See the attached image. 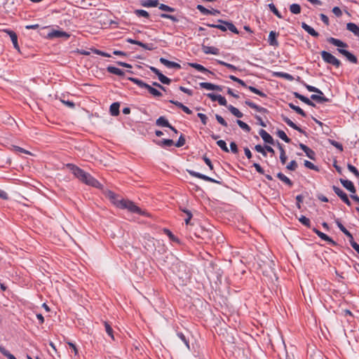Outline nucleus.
I'll use <instances>...</instances> for the list:
<instances>
[{
    "label": "nucleus",
    "instance_id": "1",
    "mask_svg": "<svg viewBox=\"0 0 359 359\" xmlns=\"http://www.w3.org/2000/svg\"><path fill=\"white\" fill-rule=\"evenodd\" d=\"M67 167L81 182L93 187L101 188V184L88 172H85L83 170L72 163L67 164Z\"/></svg>",
    "mask_w": 359,
    "mask_h": 359
},
{
    "label": "nucleus",
    "instance_id": "2",
    "mask_svg": "<svg viewBox=\"0 0 359 359\" xmlns=\"http://www.w3.org/2000/svg\"><path fill=\"white\" fill-rule=\"evenodd\" d=\"M327 41L335 46H337L339 48H346L348 47V45L343 42L342 41L338 39H335V38H333V37H330L327 39ZM337 50L339 53H341V55H343L344 56H345L346 57V59L353 63V64H357L358 63V59L357 57L353 55L351 53H350L349 51L344 49V48H337Z\"/></svg>",
    "mask_w": 359,
    "mask_h": 359
},
{
    "label": "nucleus",
    "instance_id": "3",
    "mask_svg": "<svg viewBox=\"0 0 359 359\" xmlns=\"http://www.w3.org/2000/svg\"><path fill=\"white\" fill-rule=\"evenodd\" d=\"M114 203L118 208H123V209H128L130 212L137 213L140 215H144V212H142V210L138 208L133 202L125 200V199H121L117 201V202L114 201Z\"/></svg>",
    "mask_w": 359,
    "mask_h": 359
},
{
    "label": "nucleus",
    "instance_id": "4",
    "mask_svg": "<svg viewBox=\"0 0 359 359\" xmlns=\"http://www.w3.org/2000/svg\"><path fill=\"white\" fill-rule=\"evenodd\" d=\"M259 266L264 276L269 277L271 279L273 277L276 278L274 269L275 263L273 261L268 259L266 262H264L263 264H260Z\"/></svg>",
    "mask_w": 359,
    "mask_h": 359
},
{
    "label": "nucleus",
    "instance_id": "5",
    "mask_svg": "<svg viewBox=\"0 0 359 359\" xmlns=\"http://www.w3.org/2000/svg\"><path fill=\"white\" fill-rule=\"evenodd\" d=\"M321 57L325 62L330 64L338 68L341 66V62L335 56L325 50L320 52Z\"/></svg>",
    "mask_w": 359,
    "mask_h": 359
},
{
    "label": "nucleus",
    "instance_id": "6",
    "mask_svg": "<svg viewBox=\"0 0 359 359\" xmlns=\"http://www.w3.org/2000/svg\"><path fill=\"white\" fill-rule=\"evenodd\" d=\"M229 78L235 81V82H237L238 83L241 84L242 86L245 87V88H248L251 92L259 95L260 97H266V94H265L264 93H263L262 91L259 90V89L253 87V86H248L246 85V83L244 82V81L237 78L236 76H233V75H230L229 76Z\"/></svg>",
    "mask_w": 359,
    "mask_h": 359
},
{
    "label": "nucleus",
    "instance_id": "7",
    "mask_svg": "<svg viewBox=\"0 0 359 359\" xmlns=\"http://www.w3.org/2000/svg\"><path fill=\"white\" fill-rule=\"evenodd\" d=\"M187 172H189V174L193 177H197L198 179H201V180H203L205 181H207V182H213V183H216V184H220V182L219 181H217L212 177H210L205 175H203V174H201L200 172H196V171H194V170H187Z\"/></svg>",
    "mask_w": 359,
    "mask_h": 359
},
{
    "label": "nucleus",
    "instance_id": "8",
    "mask_svg": "<svg viewBox=\"0 0 359 359\" xmlns=\"http://www.w3.org/2000/svg\"><path fill=\"white\" fill-rule=\"evenodd\" d=\"M332 189L334 192L342 200L344 203H345L348 206L351 205V203L348 199L347 194L343 190H341L340 188L336 186H333Z\"/></svg>",
    "mask_w": 359,
    "mask_h": 359
},
{
    "label": "nucleus",
    "instance_id": "9",
    "mask_svg": "<svg viewBox=\"0 0 359 359\" xmlns=\"http://www.w3.org/2000/svg\"><path fill=\"white\" fill-rule=\"evenodd\" d=\"M207 96L211 99L212 101H217L218 103L222 106H226L227 102L224 97L221 95H215L213 93H208Z\"/></svg>",
    "mask_w": 359,
    "mask_h": 359
},
{
    "label": "nucleus",
    "instance_id": "10",
    "mask_svg": "<svg viewBox=\"0 0 359 359\" xmlns=\"http://www.w3.org/2000/svg\"><path fill=\"white\" fill-rule=\"evenodd\" d=\"M341 184L343 185L344 188H346L348 191H349L352 194H355L356 189L353 184V182L348 180H344L341 178L339 180Z\"/></svg>",
    "mask_w": 359,
    "mask_h": 359
},
{
    "label": "nucleus",
    "instance_id": "11",
    "mask_svg": "<svg viewBox=\"0 0 359 359\" xmlns=\"http://www.w3.org/2000/svg\"><path fill=\"white\" fill-rule=\"evenodd\" d=\"M245 104L246 105H248V107H250V108L256 110L257 112L264 113V114H266V113L269 112L267 109H266L264 107H260V106L256 104L255 103L252 102L250 100H245Z\"/></svg>",
    "mask_w": 359,
    "mask_h": 359
},
{
    "label": "nucleus",
    "instance_id": "12",
    "mask_svg": "<svg viewBox=\"0 0 359 359\" xmlns=\"http://www.w3.org/2000/svg\"><path fill=\"white\" fill-rule=\"evenodd\" d=\"M199 85L202 88L209 90H217V91L222 90V86L215 85L211 83L202 82V83H200Z\"/></svg>",
    "mask_w": 359,
    "mask_h": 359
},
{
    "label": "nucleus",
    "instance_id": "13",
    "mask_svg": "<svg viewBox=\"0 0 359 359\" xmlns=\"http://www.w3.org/2000/svg\"><path fill=\"white\" fill-rule=\"evenodd\" d=\"M282 120L286 123L289 126L292 128L293 129L297 130L298 132L306 134L305 131L302 130L301 128L297 126L294 123H293L289 118L284 115H281Z\"/></svg>",
    "mask_w": 359,
    "mask_h": 359
},
{
    "label": "nucleus",
    "instance_id": "14",
    "mask_svg": "<svg viewBox=\"0 0 359 359\" xmlns=\"http://www.w3.org/2000/svg\"><path fill=\"white\" fill-rule=\"evenodd\" d=\"M282 120L286 123L289 126L292 128L293 129L297 130L298 132L306 134L305 131L302 130L301 128L297 126L294 123H293L289 118L284 115H281Z\"/></svg>",
    "mask_w": 359,
    "mask_h": 359
},
{
    "label": "nucleus",
    "instance_id": "15",
    "mask_svg": "<svg viewBox=\"0 0 359 359\" xmlns=\"http://www.w3.org/2000/svg\"><path fill=\"white\" fill-rule=\"evenodd\" d=\"M282 120L286 123L289 126L292 128L293 129L297 130L298 132L306 134L305 131L302 130L301 128L297 126L294 123H293L289 118L284 115H281Z\"/></svg>",
    "mask_w": 359,
    "mask_h": 359
},
{
    "label": "nucleus",
    "instance_id": "16",
    "mask_svg": "<svg viewBox=\"0 0 359 359\" xmlns=\"http://www.w3.org/2000/svg\"><path fill=\"white\" fill-rule=\"evenodd\" d=\"M299 147L305 152L306 156H308L310 159H316V153L313 150L302 143L299 144Z\"/></svg>",
    "mask_w": 359,
    "mask_h": 359
},
{
    "label": "nucleus",
    "instance_id": "17",
    "mask_svg": "<svg viewBox=\"0 0 359 359\" xmlns=\"http://www.w3.org/2000/svg\"><path fill=\"white\" fill-rule=\"evenodd\" d=\"M259 134L266 143L274 144V140L273 137L266 130L261 129L259 132Z\"/></svg>",
    "mask_w": 359,
    "mask_h": 359
},
{
    "label": "nucleus",
    "instance_id": "18",
    "mask_svg": "<svg viewBox=\"0 0 359 359\" xmlns=\"http://www.w3.org/2000/svg\"><path fill=\"white\" fill-rule=\"evenodd\" d=\"M159 61L161 64L164 65L165 67H167L168 68H175V69H181V66L180 64H178L175 62L169 61L164 57H161L159 59Z\"/></svg>",
    "mask_w": 359,
    "mask_h": 359
},
{
    "label": "nucleus",
    "instance_id": "19",
    "mask_svg": "<svg viewBox=\"0 0 359 359\" xmlns=\"http://www.w3.org/2000/svg\"><path fill=\"white\" fill-rule=\"evenodd\" d=\"M293 95H294V97L300 100L302 102H304L307 105L311 106V107H316V104L314 102H313L311 100H310L308 97L301 95L300 93H299L297 92H294Z\"/></svg>",
    "mask_w": 359,
    "mask_h": 359
},
{
    "label": "nucleus",
    "instance_id": "20",
    "mask_svg": "<svg viewBox=\"0 0 359 359\" xmlns=\"http://www.w3.org/2000/svg\"><path fill=\"white\" fill-rule=\"evenodd\" d=\"M278 34L274 31H271L269 35V43L270 46L277 47L278 46V42L276 39Z\"/></svg>",
    "mask_w": 359,
    "mask_h": 359
},
{
    "label": "nucleus",
    "instance_id": "21",
    "mask_svg": "<svg viewBox=\"0 0 359 359\" xmlns=\"http://www.w3.org/2000/svg\"><path fill=\"white\" fill-rule=\"evenodd\" d=\"M302 27L313 37H318L319 36L318 32L305 22H302Z\"/></svg>",
    "mask_w": 359,
    "mask_h": 359
},
{
    "label": "nucleus",
    "instance_id": "22",
    "mask_svg": "<svg viewBox=\"0 0 359 359\" xmlns=\"http://www.w3.org/2000/svg\"><path fill=\"white\" fill-rule=\"evenodd\" d=\"M48 36L50 38H53V37H55V38H61V37L68 38L69 36V34H67L65 32H63V31L54 30L52 32L49 33Z\"/></svg>",
    "mask_w": 359,
    "mask_h": 359
},
{
    "label": "nucleus",
    "instance_id": "23",
    "mask_svg": "<svg viewBox=\"0 0 359 359\" xmlns=\"http://www.w3.org/2000/svg\"><path fill=\"white\" fill-rule=\"evenodd\" d=\"M276 144H277L278 148L280 150V162L282 163V164H285L286 163V161H287V156H286L285 151V149L283 148V146L278 141L276 142Z\"/></svg>",
    "mask_w": 359,
    "mask_h": 359
},
{
    "label": "nucleus",
    "instance_id": "24",
    "mask_svg": "<svg viewBox=\"0 0 359 359\" xmlns=\"http://www.w3.org/2000/svg\"><path fill=\"white\" fill-rule=\"evenodd\" d=\"M141 6L144 7H156L158 6V0H141L140 1Z\"/></svg>",
    "mask_w": 359,
    "mask_h": 359
},
{
    "label": "nucleus",
    "instance_id": "25",
    "mask_svg": "<svg viewBox=\"0 0 359 359\" xmlns=\"http://www.w3.org/2000/svg\"><path fill=\"white\" fill-rule=\"evenodd\" d=\"M6 32L10 36L14 48L19 50H20V47H19L18 43V36H17V34L13 31H11V30H6Z\"/></svg>",
    "mask_w": 359,
    "mask_h": 359
},
{
    "label": "nucleus",
    "instance_id": "26",
    "mask_svg": "<svg viewBox=\"0 0 359 359\" xmlns=\"http://www.w3.org/2000/svg\"><path fill=\"white\" fill-rule=\"evenodd\" d=\"M313 231L323 241H327L333 245H335V242L327 235L321 232L320 231L314 229Z\"/></svg>",
    "mask_w": 359,
    "mask_h": 359
},
{
    "label": "nucleus",
    "instance_id": "27",
    "mask_svg": "<svg viewBox=\"0 0 359 359\" xmlns=\"http://www.w3.org/2000/svg\"><path fill=\"white\" fill-rule=\"evenodd\" d=\"M202 50L205 54L217 55L219 53V49L213 46H203Z\"/></svg>",
    "mask_w": 359,
    "mask_h": 359
},
{
    "label": "nucleus",
    "instance_id": "28",
    "mask_svg": "<svg viewBox=\"0 0 359 359\" xmlns=\"http://www.w3.org/2000/svg\"><path fill=\"white\" fill-rule=\"evenodd\" d=\"M189 65L199 72H203L205 74H212V72H211L210 71H209L208 69H207L205 67H204L203 65H201L200 64L189 63Z\"/></svg>",
    "mask_w": 359,
    "mask_h": 359
},
{
    "label": "nucleus",
    "instance_id": "29",
    "mask_svg": "<svg viewBox=\"0 0 359 359\" xmlns=\"http://www.w3.org/2000/svg\"><path fill=\"white\" fill-rule=\"evenodd\" d=\"M346 29L359 37V27L353 22H348Z\"/></svg>",
    "mask_w": 359,
    "mask_h": 359
},
{
    "label": "nucleus",
    "instance_id": "30",
    "mask_svg": "<svg viewBox=\"0 0 359 359\" xmlns=\"http://www.w3.org/2000/svg\"><path fill=\"white\" fill-rule=\"evenodd\" d=\"M120 104L118 102H114L111 104L109 112L111 116H116L119 114Z\"/></svg>",
    "mask_w": 359,
    "mask_h": 359
},
{
    "label": "nucleus",
    "instance_id": "31",
    "mask_svg": "<svg viewBox=\"0 0 359 359\" xmlns=\"http://www.w3.org/2000/svg\"><path fill=\"white\" fill-rule=\"evenodd\" d=\"M107 70L108 72H109L111 74L121 76H123L125 74V73L123 70H121V69L117 68L116 67H113V66L107 67Z\"/></svg>",
    "mask_w": 359,
    "mask_h": 359
},
{
    "label": "nucleus",
    "instance_id": "32",
    "mask_svg": "<svg viewBox=\"0 0 359 359\" xmlns=\"http://www.w3.org/2000/svg\"><path fill=\"white\" fill-rule=\"evenodd\" d=\"M311 99L318 102V103H324L329 102V99L323 96V95H316L313 94L311 96Z\"/></svg>",
    "mask_w": 359,
    "mask_h": 359
},
{
    "label": "nucleus",
    "instance_id": "33",
    "mask_svg": "<svg viewBox=\"0 0 359 359\" xmlns=\"http://www.w3.org/2000/svg\"><path fill=\"white\" fill-rule=\"evenodd\" d=\"M177 267L179 268L177 275L180 278H183L184 277V274L187 275V267L183 263H178Z\"/></svg>",
    "mask_w": 359,
    "mask_h": 359
},
{
    "label": "nucleus",
    "instance_id": "34",
    "mask_svg": "<svg viewBox=\"0 0 359 359\" xmlns=\"http://www.w3.org/2000/svg\"><path fill=\"white\" fill-rule=\"evenodd\" d=\"M156 124L160 127H170V124L168 121L164 116H160L156 121Z\"/></svg>",
    "mask_w": 359,
    "mask_h": 359
},
{
    "label": "nucleus",
    "instance_id": "35",
    "mask_svg": "<svg viewBox=\"0 0 359 359\" xmlns=\"http://www.w3.org/2000/svg\"><path fill=\"white\" fill-rule=\"evenodd\" d=\"M218 21L219 22H222V23L224 24L225 25H226L227 29L230 30L233 33L238 34V30L237 29V28L235 27V25L233 23L229 22L223 21L222 20H219Z\"/></svg>",
    "mask_w": 359,
    "mask_h": 359
},
{
    "label": "nucleus",
    "instance_id": "36",
    "mask_svg": "<svg viewBox=\"0 0 359 359\" xmlns=\"http://www.w3.org/2000/svg\"><path fill=\"white\" fill-rule=\"evenodd\" d=\"M228 109L230 112L237 118H242L243 114L237 108L232 105L227 106Z\"/></svg>",
    "mask_w": 359,
    "mask_h": 359
},
{
    "label": "nucleus",
    "instance_id": "37",
    "mask_svg": "<svg viewBox=\"0 0 359 359\" xmlns=\"http://www.w3.org/2000/svg\"><path fill=\"white\" fill-rule=\"evenodd\" d=\"M277 177L278 178L281 180L282 182H283L284 183H285L286 184H287L289 187H292V182L287 177L285 176L284 174H283L282 172H278L277 174Z\"/></svg>",
    "mask_w": 359,
    "mask_h": 359
},
{
    "label": "nucleus",
    "instance_id": "38",
    "mask_svg": "<svg viewBox=\"0 0 359 359\" xmlns=\"http://www.w3.org/2000/svg\"><path fill=\"white\" fill-rule=\"evenodd\" d=\"M148 90V91L154 96L155 97H161L162 96V93L157 89L153 88L152 86L147 84V86L145 88Z\"/></svg>",
    "mask_w": 359,
    "mask_h": 359
},
{
    "label": "nucleus",
    "instance_id": "39",
    "mask_svg": "<svg viewBox=\"0 0 359 359\" xmlns=\"http://www.w3.org/2000/svg\"><path fill=\"white\" fill-rule=\"evenodd\" d=\"M128 80L131 81L132 82H133L134 83H135L140 88H145L146 86H147V83H144L142 80H140V79H138L137 78L129 77Z\"/></svg>",
    "mask_w": 359,
    "mask_h": 359
},
{
    "label": "nucleus",
    "instance_id": "40",
    "mask_svg": "<svg viewBox=\"0 0 359 359\" xmlns=\"http://www.w3.org/2000/svg\"><path fill=\"white\" fill-rule=\"evenodd\" d=\"M134 13L137 17H143V18H147V19L150 16L149 13L147 11L142 10V9H136V10H135Z\"/></svg>",
    "mask_w": 359,
    "mask_h": 359
},
{
    "label": "nucleus",
    "instance_id": "41",
    "mask_svg": "<svg viewBox=\"0 0 359 359\" xmlns=\"http://www.w3.org/2000/svg\"><path fill=\"white\" fill-rule=\"evenodd\" d=\"M289 107L299 115L304 117L306 116V113L299 107L294 105L293 103H289Z\"/></svg>",
    "mask_w": 359,
    "mask_h": 359
},
{
    "label": "nucleus",
    "instance_id": "42",
    "mask_svg": "<svg viewBox=\"0 0 359 359\" xmlns=\"http://www.w3.org/2000/svg\"><path fill=\"white\" fill-rule=\"evenodd\" d=\"M290 11L293 14H299L301 12V7L297 4H292L290 6Z\"/></svg>",
    "mask_w": 359,
    "mask_h": 359
},
{
    "label": "nucleus",
    "instance_id": "43",
    "mask_svg": "<svg viewBox=\"0 0 359 359\" xmlns=\"http://www.w3.org/2000/svg\"><path fill=\"white\" fill-rule=\"evenodd\" d=\"M277 135L278 136V137H280L281 140H283L285 142H287V143L290 142V139L287 136V135L285 134V133L283 130H278L277 131Z\"/></svg>",
    "mask_w": 359,
    "mask_h": 359
},
{
    "label": "nucleus",
    "instance_id": "44",
    "mask_svg": "<svg viewBox=\"0 0 359 359\" xmlns=\"http://www.w3.org/2000/svg\"><path fill=\"white\" fill-rule=\"evenodd\" d=\"M0 352L6 356L8 359H16V358L11 354L8 351H7L5 348L0 346Z\"/></svg>",
    "mask_w": 359,
    "mask_h": 359
},
{
    "label": "nucleus",
    "instance_id": "45",
    "mask_svg": "<svg viewBox=\"0 0 359 359\" xmlns=\"http://www.w3.org/2000/svg\"><path fill=\"white\" fill-rule=\"evenodd\" d=\"M270 11L278 18H282V15L280 13V12L278 11V9L276 8L275 5L273 4H269L268 5Z\"/></svg>",
    "mask_w": 359,
    "mask_h": 359
},
{
    "label": "nucleus",
    "instance_id": "46",
    "mask_svg": "<svg viewBox=\"0 0 359 359\" xmlns=\"http://www.w3.org/2000/svg\"><path fill=\"white\" fill-rule=\"evenodd\" d=\"M304 85L305 88L309 92H313V93H316L317 94L323 95V93L320 89H318V88H316L314 86L308 85L306 83H304Z\"/></svg>",
    "mask_w": 359,
    "mask_h": 359
},
{
    "label": "nucleus",
    "instance_id": "47",
    "mask_svg": "<svg viewBox=\"0 0 359 359\" xmlns=\"http://www.w3.org/2000/svg\"><path fill=\"white\" fill-rule=\"evenodd\" d=\"M174 144V142L172 140L170 139H163L158 143V145L162 147H171Z\"/></svg>",
    "mask_w": 359,
    "mask_h": 359
},
{
    "label": "nucleus",
    "instance_id": "48",
    "mask_svg": "<svg viewBox=\"0 0 359 359\" xmlns=\"http://www.w3.org/2000/svg\"><path fill=\"white\" fill-rule=\"evenodd\" d=\"M104 324L106 332L108 334V335L112 339H114V334H113V330H112L111 325L107 322H104Z\"/></svg>",
    "mask_w": 359,
    "mask_h": 359
},
{
    "label": "nucleus",
    "instance_id": "49",
    "mask_svg": "<svg viewBox=\"0 0 359 359\" xmlns=\"http://www.w3.org/2000/svg\"><path fill=\"white\" fill-rule=\"evenodd\" d=\"M236 123L239 126V127L241 128H242L243 130H244L245 131H246V132H250V127L247 123H245V122H243V121H242L241 120H237Z\"/></svg>",
    "mask_w": 359,
    "mask_h": 359
},
{
    "label": "nucleus",
    "instance_id": "50",
    "mask_svg": "<svg viewBox=\"0 0 359 359\" xmlns=\"http://www.w3.org/2000/svg\"><path fill=\"white\" fill-rule=\"evenodd\" d=\"M335 223L339 227V229L346 235L349 234V231L344 226V225L341 223L339 219H335Z\"/></svg>",
    "mask_w": 359,
    "mask_h": 359
},
{
    "label": "nucleus",
    "instance_id": "51",
    "mask_svg": "<svg viewBox=\"0 0 359 359\" xmlns=\"http://www.w3.org/2000/svg\"><path fill=\"white\" fill-rule=\"evenodd\" d=\"M304 165L307 168H309L311 170H316V171H319V168H318V166L315 165L313 163H311V162H310V161H309L307 160L304 161Z\"/></svg>",
    "mask_w": 359,
    "mask_h": 359
},
{
    "label": "nucleus",
    "instance_id": "52",
    "mask_svg": "<svg viewBox=\"0 0 359 359\" xmlns=\"http://www.w3.org/2000/svg\"><path fill=\"white\" fill-rule=\"evenodd\" d=\"M158 78L159 81L163 84L169 85L171 82V80L165 75H163L162 73H161V74L158 76Z\"/></svg>",
    "mask_w": 359,
    "mask_h": 359
},
{
    "label": "nucleus",
    "instance_id": "53",
    "mask_svg": "<svg viewBox=\"0 0 359 359\" xmlns=\"http://www.w3.org/2000/svg\"><path fill=\"white\" fill-rule=\"evenodd\" d=\"M217 144L220 147L222 150L225 152H229V149L226 146V144L224 140H220L217 142Z\"/></svg>",
    "mask_w": 359,
    "mask_h": 359
},
{
    "label": "nucleus",
    "instance_id": "54",
    "mask_svg": "<svg viewBox=\"0 0 359 359\" xmlns=\"http://www.w3.org/2000/svg\"><path fill=\"white\" fill-rule=\"evenodd\" d=\"M328 142L330 144H332V146H334V147H336L337 149H338L340 151H343L344 148L341 143H339L334 140H331V139L328 140Z\"/></svg>",
    "mask_w": 359,
    "mask_h": 359
},
{
    "label": "nucleus",
    "instance_id": "55",
    "mask_svg": "<svg viewBox=\"0 0 359 359\" xmlns=\"http://www.w3.org/2000/svg\"><path fill=\"white\" fill-rule=\"evenodd\" d=\"M299 221L304 226H307V227H309L310 226V224H311V222H310V219L307 217H306L304 215H302L299 218Z\"/></svg>",
    "mask_w": 359,
    "mask_h": 359
},
{
    "label": "nucleus",
    "instance_id": "56",
    "mask_svg": "<svg viewBox=\"0 0 359 359\" xmlns=\"http://www.w3.org/2000/svg\"><path fill=\"white\" fill-rule=\"evenodd\" d=\"M158 8L160 10L163 11H167V12H174L175 11L174 8L170 7V6L163 4H161L158 6Z\"/></svg>",
    "mask_w": 359,
    "mask_h": 359
},
{
    "label": "nucleus",
    "instance_id": "57",
    "mask_svg": "<svg viewBox=\"0 0 359 359\" xmlns=\"http://www.w3.org/2000/svg\"><path fill=\"white\" fill-rule=\"evenodd\" d=\"M160 16L162 18L170 19V20H171L173 22H178L179 21L178 18H177L175 16L172 15H169V14H166V13H161L160 15Z\"/></svg>",
    "mask_w": 359,
    "mask_h": 359
},
{
    "label": "nucleus",
    "instance_id": "58",
    "mask_svg": "<svg viewBox=\"0 0 359 359\" xmlns=\"http://www.w3.org/2000/svg\"><path fill=\"white\" fill-rule=\"evenodd\" d=\"M348 169L350 172H351L355 177L359 178V171L357 170V168L352 165L351 164H348L347 165Z\"/></svg>",
    "mask_w": 359,
    "mask_h": 359
},
{
    "label": "nucleus",
    "instance_id": "59",
    "mask_svg": "<svg viewBox=\"0 0 359 359\" xmlns=\"http://www.w3.org/2000/svg\"><path fill=\"white\" fill-rule=\"evenodd\" d=\"M196 8L203 15H209L211 13L210 10L207 9L202 5H198Z\"/></svg>",
    "mask_w": 359,
    "mask_h": 359
},
{
    "label": "nucleus",
    "instance_id": "60",
    "mask_svg": "<svg viewBox=\"0 0 359 359\" xmlns=\"http://www.w3.org/2000/svg\"><path fill=\"white\" fill-rule=\"evenodd\" d=\"M177 336L178 337L179 339H180L182 340V341H183L184 343V344L186 345L187 348L189 349V341H187V339L186 337L184 335V334L182 332H178L177 334Z\"/></svg>",
    "mask_w": 359,
    "mask_h": 359
},
{
    "label": "nucleus",
    "instance_id": "61",
    "mask_svg": "<svg viewBox=\"0 0 359 359\" xmlns=\"http://www.w3.org/2000/svg\"><path fill=\"white\" fill-rule=\"evenodd\" d=\"M185 144V138L183 135H181L178 139V141L175 143L177 147H181Z\"/></svg>",
    "mask_w": 359,
    "mask_h": 359
},
{
    "label": "nucleus",
    "instance_id": "62",
    "mask_svg": "<svg viewBox=\"0 0 359 359\" xmlns=\"http://www.w3.org/2000/svg\"><path fill=\"white\" fill-rule=\"evenodd\" d=\"M255 149L257 151L261 153L264 156H266V151L265 150V147L263 148L262 145L257 144L255 147Z\"/></svg>",
    "mask_w": 359,
    "mask_h": 359
},
{
    "label": "nucleus",
    "instance_id": "63",
    "mask_svg": "<svg viewBox=\"0 0 359 359\" xmlns=\"http://www.w3.org/2000/svg\"><path fill=\"white\" fill-rule=\"evenodd\" d=\"M286 168L290 170H295L297 168V163L294 160L291 161Z\"/></svg>",
    "mask_w": 359,
    "mask_h": 359
},
{
    "label": "nucleus",
    "instance_id": "64",
    "mask_svg": "<svg viewBox=\"0 0 359 359\" xmlns=\"http://www.w3.org/2000/svg\"><path fill=\"white\" fill-rule=\"evenodd\" d=\"M215 118H216L217 121H218V123H219L221 125H222L223 126H225V127L227 126L226 121L220 115L216 114Z\"/></svg>",
    "mask_w": 359,
    "mask_h": 359
}]
</instances>
